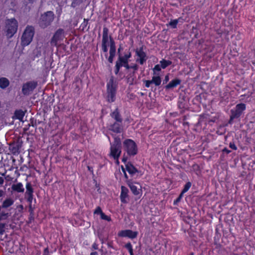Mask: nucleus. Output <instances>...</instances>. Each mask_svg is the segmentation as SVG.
<instances>
[{
    "label": "nucleus",
    "mask_w": 255,
    "mask_h": 255,
    "mask_svg": "<svg viewBox=\"0 0 255 255\" xmlns=\"http://www.w3.org/2000/svg\"><path fill=\"white\" fill-rule=\"evenodd\" d=\"M121 141L118 137H115L114 142L111 144L110 155L117 160V163L119 164L118 158L121 153Z\"/></svg>",
    "instance_id": "1"
},
{
    "label": "nucleus",
    "mask_w": 255,
    "mask_h": 255,
    "mask_svg": "<svg viewBox=\"0 0 255 255\" xmlns=\"http://www.w3.org/2000/svg\"><path fill=\"white\" fill-rule=\"evenodd\" d=\"M54 19V14L51 11H48L41 14L38 24L40 27L45 28L51 24Z\"/></svg>",
    "instance_id": "2"
},
{
    "label": "nucleus",
    "mask_w": 255,
    "mask_h": 255,
    "mask_svg": "<svg viewBox=\"0 0 255 255\" xmlns=\"http://www.w3.org/2000/svg\"><path fill=\"white\" fill-rule=\"evenodd\" d=\"M34 34V27L31 26H27L21 36V45L22 46H25L29 45L32 40Z\"/></svg>",
    "instance_id": "3"
},
{
    "label": "nucleus",
    "mask_w": 255,
    "mask_h": 255,
    "mask_svg": "<svg viewBox=\"0 0 255 255\" xmlns=\"http://www.w3.org/2000/svg\"><path fill=\"white\" fill-rule=\"evenodd\" d=\"M5 23L6 35L7 37L11 38L17 31L18 22L15 18H11L6 20Z\"/></svg>",
    "instance_id": "4"
},
{
    "label": "nucleus",
    "mask_w": 255,
    "mask_h": 255,
    "mask_svg": "<svg viewBox=\"0 0 255 255\" xmlns=\"http://www.w3.org/2000/svg\"><path fill=\"white\" fill-rule=\"evenodd\" d=\"M117 86V81L111 77L107 84L108 100L109 102H114Z\"/></svg>",
    "instance_id": "5"
},
{
    "label": "nucleus",
    "mask_w": 255,
    "mask_h": 255,
    "mask_svg": "<svg viewBox=\"0 0 255 255\" xmlns=\"http://www.w3.org/2000/svg\"><path fill=\"white\" fill-rule=\"evenodd\" d=\"M125 150L129 155H134L137 153V147L135 143L131 139H127L124 142Z\"/></svg>",
    "instance_id": "6"
},
{
    "label": "nucleus",
    "mask_w": 255,
    "mask_h": 255,
    "mask_svg": "<svg viewBox=\"0 0 255 255\" xmlns=\"http://www.w3.org/2000/svg\"><path fill=\"white\" fill-rule=\"evenodd\" d=\"M38 84L37 81H31L24 83L22 86V92L24 95H28L36 88Z\"/></svg>",
    "instance_id": "7"
},
{
    "label": "nucleus",
    "mask_w": 255,
    "mask_h": 255,
    "mask_svg": "<svg viewBox=\"0 0 255 255\" xmlns=\"http://www.w3.org/2000/svg\"><path fill=\"white\" fill-rule=\"evenodd\" d=\"M246 105L244 104H238L236 106V110L232 111V115L231 116L229 123H231V121L233 119L239 118L244 110H245Z\"/></svg>",
    "instance_id": "8"
},
{
    "label": "nucleus",
    "mask_w": 255,
    "mask_h": 255,
    "mask_svg": "<svg viewBox=\"0 0 255 255\" xmlns=\"http://www.w3.org/2000/svg\"><path fill=\"white\" fill-rule=\"evenodd\" d=\"M64 31L63 29L61 28L58 29L56 31L53 37L52 38L51 40V43L52 45H54L56 46L57 44V42L63 38L64 36Z\"/></svg>",
    "instance_id": "9"
},
{
    "label": "nucleus",
    "mask_w": 255,
    "mask_h": 255,
    "mask_svg": "<svg viewBox=\"0 0 255 255\" xmlns=\"http://www.w3.org/2000/svg\"><path fill=\"white\" fill-rule=\"evenodd\" d=\"M108 42V29L107 27L103 28L102 47L104 52L108 51L107 43Z\"/></svg>",
    "instance_id": "10"
},
{
    "label": "nucleus",
    "mask_w": 255,
    "mask_h": 255,
    "mask_svg": "<svg viewBox=\"0 0 255 255\" xmlns=\"http://www.w3.org/2000/svg\"><path fill=\"white\" fill-rule=\"evenodd\" d=\"M137 235V233L136 232H133L129 230L122 231L118 234L119 236L127 237L131 239L136 238Z\"/></svg>",
    "instance_id": "11"
},
{
    "label": "nucleus",
    "mask_w": 255,
    "mask_h": 255,
    "mask_svg": "<svg viewBox=\"0 0 255 255\" xmlns=\"http://www.w3.org/2000/svg\"><path fill=\"white\" fill-rule=\"evenodd\" d=\"M110 56L109 57L108 61L110 63H112L113 61V58L115 56L116 46L114 41L111 38H110Z\"/></svg>",
    "instance_id": "12"
},
{
    "label": "nucleus",
    "mask_w": 255,
    "mask_h": 255,
    "mask_svg": "<svg viewBox=\"0 0 255 255\" xmlns=\"http://www.w3.org/2000/svg\"><path fill=\"white\" fill-rule=\"evenodd\" d=\"M26 191L25 194L27 195V201L31 203L33 199V189L31 187V184L29 183H27L26 186Z\"/></svg>",
    "instance_id": "13"
},
{
    "label": "nucleus",
    "mask_w": 255,
    "mask_h": 255,
    "mask_svg": "<svg viewBox=\"0 0 255 255\" xmlns=\"http://www.w3.org/2000/svg\"><path fill=\"white\" fill-rule=\"evenodd\" d=\"M122 123L115 122L111 126L110 129L114 132L119 133L122 131Z\"/></svg>",
    "instance_id": "14"
},
{
    "label": "nucleus",
    "mask_w": 255,
    "mask_h": 255,
    "mask_svg": "<svg viewBox=\"0 0 255 255\" xmlns=\"http://www.w3.org/2000/svg\"><path fill=\"white\" fill-rule=\"evenodd\" d=\"M122 192L121 194V201L123 203H127V201L126 198L128 197V190L127 188L125 186H122L121 187Z\"/></svg>",
    "instance_id": "15"
},
{
    "label": "nucleus",
    "mask_w": 255,
    "mask_h": 255,
    "mask_svg": "<svg viewBox=\"0 0 255 255\" xmlns=\"http://www.w3.org/2000/svg\"><path fill=\"white\" fill-rule=\"evenodd\" d=\"M14 203V201L10 198L5 199L2 203L1 208L6 209L11 206Z\"/></svg>",
    "instance_id": "16"
},
{
    "label": "nucleus",
    "mask_w": 255,
    "mask_h": 255,
    "mask_svg": "<svg viewBox=\"0 0 255 255\" xmlns=\"http://www.w3.org/2000/svg\"><path fill=\"white\" fill-rule=\"evenodd\" d=\"M137 55L139 58V63L140 64H143L144 62L146 60V59L145 58L146 56L145 53L141 49L139 50H137L136 51ZM138 59H137V61H138Z\"/></svg>",
    "instance_id": "17"
},
{
    "label": "nucleus",
    "mask_w": 255,
    "mask_h": 255,
    "mask_svg": "<svg viewBox=\"0 0 255 255\" xmlns=\"http://www.w3.org/2000/svg\"><path fill=\"white\" fill-rule=\"evenodd\" d=\"M127 170L131 175L138 172L137 169L130 162H128L126 165Z\"/></svg>",
    "instance_id": "18"
},
{
    "label": "nucleus",
    "mask_w": 255,
    "mask_h": 255,
    "mask_svg": "<svg viewBox=\"0 0 255 255\" xmlns=\"http://www.w3.org/2000/svg\"><path fill=\"white\" fill-rule=\"evenodd\" d=\"M11 216V213L4 210L0 211V222L6 221Z\"/></svg>",
    "instance_id": "19"
},
{
    "label": "nucleus",
    "mask_w": 255,
    "mask_h": 255,
    "mask_svg": "<svg viewBox=\"0 0 255 255\" xmlns=\"http://www.w3.org/2000/svg\"><path fill=\"white\" fill-rule=\"evenodd\" d=\"M24 115L25 113L22 110H16L14 112V116L12 117V118H15L20 121H22V119L24 116Z\"/></svg>",
    "instance_id": "20"
},
{
    "label": "nucleus",
    "mask_w": 255,
    "mask_h": 255,
    "mask_svg": "<svg viewBox=\"0 0 255 255\" xmlns=\"http://www.w3.org/2000/svg\"><path fill=\"white\" fill-rule=\"evenodd\" d=\"M111 116L113 118H114L116 122H119V123H122V119L121 117L120 114L118 110L117 109L115 110L114 112H113L111 114Z\"/></svg>",
    "instance_id": "21"
},
{
    "label": "nucleus",
    "mask_w": 255,
    "mask_h": 255,
    "mask_svg": "<svg viewBox=\"0 0 255 255\" xmlns=\"http://www.w3.org/2000/svg\"><path fill=\"white\" fill-rule=\"evenodd\" d=\"M181 80L178 79H176L171 81L168 85L165 86L167 89H169L176 87L177 85L180 84Z\"/></svg>",
    "instance_id": "22"
},
{
    "label": "nucleus",
    "mask_w": 255,
    "mask_h": 255,
    "mask_svg": "<svg viewBox=\"0 0 255 255\" xmlns=\"http://www.w3.org/2000/svg\"><path fill=\"white\" fill-rule=\"evenodd\" d=\"M137 185H138V187L136 186L135 184H133L132 183H130L128 184V186L129 187H130V190H131L132 192L134 194V195H138L139 194V185L136 183Z\"/></svg>",
    "instance_id": "23"
},
{
    "label": "nucleus",
    "mask_w": 255,
    "mask_h": 255,
    "mask_svg": "<svg viewBox=\"0 0 255 255\" xmlns=\"http://www.w3.org/2000/svg\"><path fill=\"white\" fill-rule=\"evenodd\" d=\"M11 189L18 192H23L24 190L23 188V185L21 183H18L16 184H13L11 186Z\"/></svg>",
    "instance_id": "24"
},
{
    "label": "nucleus",
    "mask_w": 255,
    "mask_h": 255,
    "mask_svg": "<svg viewBox=\"0 0 255 255\" xmlns=\"http://www.w3.org/2000/svg\"><path fill=\"white\" fill-rule=\"evenodd\" d=\"M9 82L6 78H0V87L1 89H5L8 86Z\"/></svg>",
    "instance_id": "25"
},
{
    "label": "nucleus",
    "mask_w": 255,
    "mask_h": 255,
    "mask_svg": "<svg viewBox=\"0 0 255 255\" xmlns=\"http://www.w3.org/2000/svg\"><path fill=\"white\" fill-rule=\"evenodd\" d=\"M152 84L154 83L156 86H159L161 83V78L158 75H156L152 77L151 80Z\"/></svg>",
    "instance_id": "26"
},
{
    "label": "nucleus",
    "mask_w": 255,
    "mask_h": 255,
    "mask_svg": "<svg viewBox=\"0 0 255 255\" xmlns=\"http://www.w3.org/2000/svg\"><path fill=\"white\" fill-rule=\"evenodd\" d=\"M130 54H126L124 57L119 56V63H121L122 64V63H126L128 62V59L130 57Z\"/></svg>",
    "instance_id": "27"
},
{
    "label": "nucleus",
    "mask_w": 255,
    "mask_h": 255,
    "mask_svg": "<svg viewBox=\"0 0 255 255\" xmlns=\"http://www.w3.org/2000/svg\"><path fill=\"white\" fill-rule=\"evenodd\" d=\"M161 66L163 69L171 64V61L169 60H162L160 62Z\"/></svg>",
    "instance_id": "28"
},
{
    "label": "nucleus",
    "mask_w": 255,
    "mask_h": 255,
    "mask_svg": "<svg viewBox=\"0 0 255 255\" xmlns=\"http://www.w3.org/2000/svg\"><path fill=\"white\" fill-rule=\"evenodd\" d=\"M10 148L13 153H16L18 151L19 145L18 144H16V145L14 144L10 145Z\"/></svg>",
    "instance_id": "29"
},
{
    "label": "nucleus",
    "mask_w": 255,
    "mask_h": 255,
    "mask_svg": "<svg viewBox=\"0 0 255 255\" xmlns=\"http://www.w3.org/2000/svg\"><path fill=\"white\" fill-rule=\"evenodd\" d=\"M191 186V183L189 182H187L185 185L184 189H183V190L181 192H182V193H184L186 192L189 190V189L190 188Z\"/></svg>",
    "instance_id": "30"
},
{
    "label": "nucleus",
    "mask_w": 255,
    "mask_h": 255,
    "mask_svg": "<svg viewBox=\"0 0 255 255\" xmlns=\"http://www.w3.org/2000/svg\"><path fill=\"white\" fill-rule=\"evenodd\" d=\"M5 224L0 223V235H2L5 232Z\"/></svg>",
    "instance_id": "31"
},
{
    "label": "nucleus",
    "mask_w": 255,
    "mask_h": 255,
    "mask_svg": "<svg viewBox=\"0 0 255 255\" xmlns=\"http://www.w3.org/2000/svg\"><path fill=\"white\" fill-rule=\"evenodd\" d=\"M178 23V20L175 19L173 20H171L169 23V25H170L172 27L175 28L176 26V25Z\"/></svg>",
    "instance_id": "32"
},
{
    "label": "nucleus",
    "mask_w": 255,
    "mask_h": 255,
    "mask_svg": "<svg viewBox=\"0 0 255 255\" xmlns=\"http://www.w3.org/2000/svg\"><path fill=\"white\" fill-rule=\"evenodd\" d=\"M88 24V19H84V22L82 23L81 27H82V30H84L85 28L87 27Z\"/></svg>",
    "instance_id": "33"
},
{
    "label": "nucleus",
    "mask_w": 255,
    "mask_h": 255,
    "mask_svg": "<svg viewBox=\"0 0 255 255\" xmlns=\"http://www.w3.org/2000/svg\"><path fill=\"white\" fill-rule=\"evenodd\" d=\"M33 211H34V208H33L32 206L31 202L29 203V211L30 212V214L31 218H33V216H34Z\"/></svg>",
    "instance_id": "34"
},
{
    "label": "nucleus",
    "mask_w": 255,
    "mask_h": 255,
    "mask_svg": "<svg viewBox=\"0 0 255 255\" xmlns=\"http://www.w3.org/2000/svg\"><path fill=\"white\" fill-rule=\"evenodd\" d=\"M101 219L103 220H105L108 221H111L110 217H108V216L106 215L104 213H102L101 215Z\"/></svg>",
    "instance_id": "35"
},
{
    "label": "nucleus",
    "mask_w": 255,
    "mask_h": 255,
    "mask_svg": "<svg viewBox=\"0 0 255 255\" xmlns=\"http://www.w3.org/2000/svg\"><path fill=\"white\" fill-rule=\"evenodd\" d=\"M160 70L161 68L159 65H156L153 69L154 75H158V74H156V71H159Z\"/></svg>",
    "instance_id": "36"
},
{
    "label": "nucleus",
    "mask_w": 255,
    "mask_h": 255,
    "mask_svg": "<svg viewBox=\"0 0 255 255\" xmlns=\"http://www.w3.org/2000/svg\"><path fill=\"white\" fill-rule=\"evenodd\" d=\"M122 65H123L121 64V63H119L118 61L117 62L116 65V70L115 71L116 74H118V73L119 71L120 67H121Z\"/></svg>",
    "instance_id": "37"
},
{
    "label": "nucleus",
    "mask_w": 255,
    "mask_h": 255,
    "mask_svg": "<svg viewBox=\"0 0 255 255\" xmlns=\"http://www.w3.org/2000/svg\"><path fill=\"white\" fill-rule=\"evenodd\" d=\"M103 213L101 208L100 207H98L95 210L94 213L96 214L101 215Z\"/></svg>",
    "instance_id": "38"
},
{
    "label": "nucleus",
    "mask_w": 255,
    "mask_h": 255,
    "mask_svg": "<svg viewBox=\"0 0 255 255\" xmlns=\"http://www.w3.org/2000/svg\"><path fill=\"white\" fill-rule=\"evenodd\" d=\"M184 193H182V192H181L180 193V194L179 195V197L176 199V200L174 201V204H176L177 203H178L179 202H180L181 198L182 197V196L183 195Z\"/></svg>",
    "instance_id": "39"
},
{
    "label": "nucleus",
    "mask_w": 255,
    "mask_h": 255,
    "mask_svg": "<svg viewBox=\"0 0 255 255\" xmlns=\"http://www.w3.org/2000/svg\"><path fill=\"white\" fill-rule=\"evenodd\" d=\"M130 68H132L133 69V71L132 72V74L134 75V72L137 69L138 67H137V65L134 64L133 66H131Z\"/></svg>",
    "instance_id": "40"
},
{
    "label": "nucleus",
    "mask_w": 255,
    "mask_h": 255,
    "mask_svg": "<svg viewBox=\"0 0 255 255\" xmlns=\"http://www.w3.org/2000/svg\"><path fill=\"white\" fill-rule=\"evenodd\" d=\"M125 247L129 251L132 249V246L130 243H128L125 245Z\"/></svg>",
    "instance_id": "41"
},
{
    "label": "nucleus",
    "mask_w": 255,
    "mask_h": 255,
    "mask_svg": "<svg viewBox=\"0 0 255 255\" xmlns=\"http://www.w3.org/2000/svg\"><path fill=\"white\" fill-rule=\"evenodd\" d=\"M145 86L146 87H149L150 85L151 84H152V82L151 81V80H146V81H145Z\"/></svg>",
    "instance_id": "42"
},
{
    "label": "nucleus",
    "mask_w": 255,
    "mask_h": 255,
    "mask_svg": "<svg viewBox=\"0 0 255 255\" xmlns=\"http://www.w3.org/2000/svg\"><path fill=\"white\" fill-rule=\"evenodd\" d=\"M230 147L234 150H236L237 149L236 145L233 143H230Z\"/></svg>",
    "instance_id": "43"
},
{
    "label": "nucleus",
    "mask_w": 255,
    "mask_h": 255,
    "mask_svg": "<svg viewBox=\"0 0 255 255\" xmlns=\"http://www.w3.org/2000/svg\"><path fill=\"white\" fill-rule=\"evenodd\" d=\"M43 255H50L49 254L48 248L45 249Z\"/></svg>",
    "instance_id": "44"
},
{
    "label": "nucleus",
    "mask_w": 255,
    "mask_h": 255,
    "mask_svg": "<svg viewBox=\"0 0 255 255\" xmlns=\"http://www.w3.org/2000/svg\"><path fill=\"white\" fill-rule=\"evenodd\" d=\"M123 65L128 69L130 68V66H129L127 63H123Z\"/></svg>",
    "instance_id": "45"
},
{
    "label": "nucleus",
    "mask_w": 255,
    "mask_h": 255,
    "mask_svg": "<svg viewBox=\"0 0 255 255\" xmlns=\"http://www.w3.org/2000/svg\"><path fill=\"white\" fill-rule=\"evenodd\" d=\"M17 208L18 209L19 211L20 212V211H21L23 210V206L22 205H20L17 206Z\"/></svg>",
    "instance_id": "46"
},
{
    "label": "nucleus",
    "mask_w": 255,
    "mask_h": 255,
    "mask_svg": "<svg viewBox=\"0 0 255 255\" xmlns=\"http://www.w3.org/2000/svg\"><path fill=\"white\" fill-rule=\"evenodd\" d=\"M93 248H94L95 250H97L98 248V245L96 244V243L94 244L93 245Z\"/></svg>",
    "instance_id": "47"
},
{
    "label": "nucleus",
    "mask_w": 255,
    "mask_h": 255,
    "mask_svg": "<svg viewBox=\"0 0 255 255\" xmlns=\"http://www.w3.org/2000/svg\"><path fill=\"white\" fill-rule=\"evenodd\" d=\"M169 80V76L168 75H166L165 77V79L164 80V82H165V83H166L167 81H168Z\"/></svg>",
    "instance_id": "48"
},
{
    "label": "nucleus",
    "mask_w": 255,
    "mask_h": 255,
    "mask_svg": "<svg viewBox=\"0 0 255 255\" xmlns=\"http://www.w3.org/2000/svg\"><path fill=\"white\" fill-rule=\"evenodd\" d=\"M4 179L2 177H0V185H2L3 183Z\"/></svg>",
    "instance_id": "49"
},
{
    "label": "nucleus",
    "mask_w": 255,
    "mask_h": 255,
    "mask_svg": "<svg viewBox=\"0 0 255 255\" xmlns=\"http://www.w3.org/2000/svg\"><path fill=\"white\" fill-rule=\"evenodd\" d=\"M4 194V191L2 190H0V197L3 196Z\"/></svg>",
    "instance_id": "50"
},
{
    "label": "nucleus",
    "mask_w": 255,
    "mask_h": 255,
    "mask_svg": "<svg viewBox=\"0 0 255 255\" xmlns=\"http://www.w3.org/2000/svg\"><path fill=\"white\" fill-rule=\"evenodd\" d=\"M90 255H99L97 252H94L91 253Z\"/></svg>",
    "instance_id": "51"
},
{
    "label": "nucleus",
    "mask_w": 255,
    "mask_h": 255,
    "mask_svg": "<svg viewBox=\"0 0 255 255\" xmlns=\"http://www.w3.org/2000/svg\"><path fill=\"white\" fill-rule=\"evenodd\" d=\"M223 151H224V152H226L227 153H229L230 152V150H228V149H226V148L224 149H223Z\"/></svg>",
    "instance_id": "52"
},
{
    "label": "nucleus",
    "mask_w": 255,
    "mask_h": 255,
    "mask_svg": "<svg viewBox=\"0 0 255 255\" xmlns=\"http://www.w3.org/2000/svg\"><path fill=\"white\" fill-rule=\"evenodd\" d=\"M122 160L124 162H126L127 161V158L126 157H123Z\"/></svg>",
    "instance_id": "53"
},
{
    "label": "nucleus",
    "mask_w": 255,
    "mask_h": 255,
    "mask_svg": "<svg viewBox=\"0 0 255 255\" xmlns=\"http://www.w3.org/2000/svg\"><path fill=\"white\" fill-rule=\"evenodd\" d=\"M28 1L30 3H33L34 2V1H35L36 0H28Z\"/></svg>",
    "instance_id": "54"
},
{
    "label": "nucleus",
    "mask_w": 255,
    "mask_h": 255,
    "mask_svg": "<svg viewBox=\"0 0 255 255\" xmlns=\"http://www.w3.org/2000/svg\"><path fill=\"white\" fill-rule=\"evenodd\" d=\"M122 170L124 172V173H125V172H126V171L123 166H122Z\"/></svg>",
    "instance_id": "55"
},
{
    "label": "nucleus",
    "mask_w": 255,
    "mask_h": 255,
    "mask_svg": "<svg viewBox=\"0 0 255 255\" xmlns=\"http://www.w3.org/2000/svg\"><path fill=\"white\" fill-rule=\"evenodd\" d=\"M124 175H125V177L126 178H128V176H127V174L126 173V172H125L124 173Z\"/></svg>",
    "instance_id": "56"
},
{
    "label": "nucleus",
    "mask_w": 255,
    "mask_h": 255,
    "mask_svg": "<svg viewBox=\"0 0 255 255\" xmlns=\"http://www.w3.org/2000/svg\"><path fill=\"white\" fill-rule=\"evenodd\" d=\"M29 219H30V221H31V220H33V219H34V217L33 216V218H31V215H30V218H29Z\"/></svg>",
    "instance_id": "57"
},
{
    "label": "nucleus",
    "mask_w": 255,
    "mask_h": 255,
    "mask_svg": "<svg viewBox=\"0 0 255 255\" xmlns=\"http://www.w3.org/2000/svg\"><path fill=\"white\" fill-rule=\"evenodd\" d=\"M88 168L89 170H90V171H91V168H91V167H90V166H88Z\"/></svg>",
    "instance_id": "58"
},
{
    "label": "nucleus",
    "mask_w": 255,
    "mask_h": 255,
    "mask_svg": "<svg viewBox=\"0 0 255 255\" xmlns=\"http://www.w3.org/2000/svg\"><path fill=\"white\" fill-rule=\"evenodd\" d=\"M128 251H129V253H131V252H133L132 251V249H131V250H129Z\"/></svg>",
    "instance_id": "59"
},
{
    "label": "nucleus",
    "mask_w": 255,
    "mask_h": 255,
    "mask_svg": "<svg viewBox=\"0 0 255 255\" xmlns=\"http://www.w3.org/2000/svg\"><path fill=\"white\" fill-rule=\"evenodd\" d=\"M120 50H121V48H119L118 49V52H119Z\"/></svg>",
    "instance_id": "60"
},
{
    "label": "nucleus",
    "mask_w": 255,
    "mask_h": 255,
    "mask_svg": "<svg viewBox=\"0 0 255 255\" xmlns=\"http://www.w3.org/2000/svg\"><path fill=\"white\" fill-rule=\"evenodd\" d=\"M130 255H133V252H131V253H130Z\"/></svg>",
    "instance_id": "61"
},
{
    "label": "nucleus",
    "mask_w": 255,
    "mask_h": 255,
    "mask_svg": "<svg viewBox=\"0 0 255 255\" xmlns=\"http://www.w3.org/2000/svg\"><path fill=\"white\" fill-rule=\"evenodd\" d=\"M131 74H132V76H130V77H132V76L133 75L132 74V73Z\"/></svg>",
    "instance_id": "62"
},
{
    "label": "nucleus",
    "mask_w": 255,
    "mask_h": 255,
    "mask_svg": "<svg viewBox=\"0 0 255 255\" xmlns=\"http://www.w3.org/2000/svg\"><path fill=\"white\" fill-rule=\"evenodd\" d=\"M190 255H193V253H191Z\"/></svg>",
    "instance_id": "63"
}]
</instances>
